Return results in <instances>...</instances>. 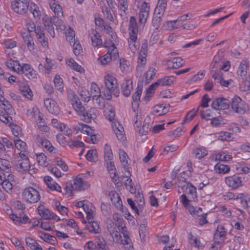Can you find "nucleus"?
I'll return each mask as SVG.
<instances>
[{"instance_id": "obj_1", "label": "nucleus", "mask_w": 250, "mask_h": 250, "mask_svg": "<svg viewBox=\"0 0 250 250\" xmlns=\"http://www.w3.org/2000/svg\"><path fill=\"white\" fill-rule=\"evenodd\" d=\"M105 89L103 91L104 98L109 100L112 98V95L118 96L119 91L116 79L112 75H107L104 77Z\"/></svg>"}, {"instance_id": "obj_2", "label": "nucleus", "mask_w": 250, "mask_h": 250, "mask_svg": "<svg viewBox=\"0 0 250 250\" xmlns=\"http://www.w3.org/2000/svg\"><path fill=\"white\" fill-rule=\"evenodd\" d=\"M138 32V27L136 19L132 16L130 18L129 22L128 33L129 38L128 40V42L130 49L133 53H134L139 47V45L136 44Z\"/></svg>"}, {"instance_id": "obj_3", "label": "nucleus", "mask_w": 250, "mask_h": 250, "mask_svg": "<svg viewBox=\"0 0 250 250\" xmlns=\"http://www.w3.org/2000/svg\"><path fill=\"white\" fill-rule=\"evenodd\" d=\"M147 54V43L146 41L143 42L141 50L139 53L136 67V75L137 77L142 76V72L145 68Z\"/></svg>"}, {"instance_id": "obj_4", "label": "nucleus", "mask_w": 250, "mask_h": 250, "mask_svg": "<svg viewBox=\"0 0 250 250\" xmlns=\"http://www.w3.org/2000/svg\"><path fill=\"white\" fill-rule=\"evenodd\" d=\"M22 197L24 201L31 204L37 203L41 198L39 192L31 187L24 189L22 192Z\"/></svg>"}, {"instance_id": "obj_5", "label": "nucleus", "mask_w": 250, "mask_h": 250, "mask_svg": "<svg viewBox=\"0 0 250 250\" xmlns=\"http://www.w3.org/2000/svg\"><path fill=\"white\" fill-rule=\"evenodd\" d=\"M115 228H112V227H108V230L111 236L113 242L119 243L123 244L124 245H129L131 243V239L128 236L127 231L124 228V230L122 229V233L124 237V240H123L122 239V236L120 233L116 230H115Z\"/></svg>"}, {"instance_id": "obj_6", "label": "nucleus", "mask_w": 250, "mask_h": 250, "mask_svg": "<svg viewBox=\"0 0 250 250\" xmlns=\"http://www.w3.org/2000/svg\"><path fill=\"white\" fill-rule=\"evenodd\" d=\"M29 6L28 0H15L11 2V7L13 11L21 15L25 14Z\"/></svg>"}, {"instance_id": "obj_7", "label": "nucleus", "mask_w": 250, "mask_h": 250, "mask_svg": "<svg viewBox=\"0 0 250 250\" xmlns=\"http://www.w3.org/2000/svg\"><path fill=\"white\" fill-rule=\"evenodd\" d=\"M231 107L233 111L240 114H244L247 108L245 102L238 96H234L231 99Z\"/></svg>"}, {"instance_id": "obj_8", "label": "nucleus", "mask_w": 250, "mask_h": 250, "mask_svg": "<svg viewBox=\"0 0 250 250\" xmlns=\"http://www.w3.org/2000/svg\"><path fill=\"white\" fill-rule=\"evenodd\" d=\"M82 107V113L79 111L76 112L81 116L82 120L86 123L91 122V120L95 119L98 114V110L95 107H91L86 110L83 105Z\"/></svg>"}, {"instance_id": "obj_9", "label": "nucleus", "mask_w": 250, "mask_h": 250, "mask_svg": "<svg viewBox=\"0 0 250 250\" xmlns=\"http://www.w3.org/2000/svg\"><path fill=\"white\" fill-rule=\"evenodd\" d=\"M182 191L185 192L188 201H195L197 198L196 188L190 183L187 185H181Z\"/></svg>"}, {"instance_id": "obj_10", "label": "nucleus", "mask_w": 250, "mask_h": 250, "mask_svg": "<svg viewBox=\"0 0 250 250\" xmlns=\"http://www.w3.org/2000/svg\"><path fill=\"white\" fill-rule=\"evenodd\" d=\"M18 73L20 74H24L27 78L29 79H33L36 78V71L33 69L30 65L27 63H23L22 65L20 64L18 67Z\"/></svg>"}, {"instance_id": "obj_11", "label": "nucleus", "mask_w": 250, "mask_h": 250, "mask_svg": "<svg viewBox=\"0 0 250 250\" xmlns=\"http://www.w3.org/2000/svg\"><path fill=\"white\" fill-rule=\"evenodd\" d=\"M227 232L225 229L222 226H218L214 234V243L211 245V248L213 249L215 245H220L223 243L226 239Z\"/></svg>"}, {"instance_id": "obj_12", "label": "nucleus", "mask_w": 250, "mask_h": 250, "mask_svg": "<svg viewBox=\"0 0 250 250\" xmlns=\"http://www.w3.org/2000/svg\"><path fill=\"white\" fill-rule=\"evenodd\" d=\"M230 101L224 97L215 98L212 102L211 107L214 109L219 110L228 109L229 107Z\"/></svg>"}, {"instance_id": "obj_13", "label": "nucleus", "mask_w": 250, "mask_h": 250, "mask_svg": "<svg viewBox=\"0 0 250 250\" xmlns=\"http://www.w3.org/2000/svg\"><path fill=\"white\" fill-rule=\"evenodd\" d=\"M225 182L228 186L233 189H237L242 186V178L236 175L226 177Z\"/></svg>"}, {"instance_id": "obj_14", "label": "nucleus", "mask_w": 250, "mask_h": 250, "mask_svg": "<svg viewBox=\"0 0 250 250\" xmlns=\"http://www.w3.org/2000/svg\"><path fill=\"white\" fill-rule=\"evenodd\" d=\"M149 8V3L145 1L142 3L139 13V22L140 23H146L148 16Z\"/></svg>"}, {"instance_id": "obj_15", "label": "nucleus", "mask_w": 250, "mask_h": 250, "mask_svg": "<svg viewBox=\"0 0 250 250\" xmlns=\"http://www.w3.org/2000/svg\"><path fill=\"white\" fill-rule=\"evenodd\" d=\"M68 98L71 102V104L74 109L76 111H79L80 113H82V104L79 98L76 95L73 91L70 90L68 91Z\"/></svg>"}, {"instance_id": "obj_16", "label": "nucleus", "mask_w": 250, "mask_h": 250, "mask_svg": "<svg viewBox=\"0 0 250 250\" xmlns=\"http://www.w3.org/2000/svg\"><path fill=\"white\" fill-rule=\"evenodd\" d=\"M38 211L40 215L45 219H54L56 221H59L61 220L60 217L48 209L45 208H42L39 206L38 208Z\"/></svg>"}, {"instance_id": "obj_17", "label": "nucleus", "mask_w": 250, "mask_h": 250, "mask_svg": "<svg viewBox=\"0 0 250 250\" xmlns=\"http://www.w3.org/2000/svg\"><path fill=\"white\" fill-rule=\"evenodd\" d=\"M44 104L48 111L52 114H58L59 108L56 102L52 99L46 98L44 100Z\"/></svg>"}, {"instance_id": "obj_18", "label": "nucleus", "mask_w": 250, "mask_h": 250, "mask_svg": "<svg viewBox=\"0 0 250 250\" xmlns=\"http://www.w3.org/2000/svg\"><path fill=\"white\" fill-rule=\"evenodd\" d=\"M201 117L203 119L206 120H211L215 117H219L220 113L217 109H208L206 110L200 111Z\"/></svg>"}, {"instance_id": "obj_19", "label": "nucleus", "mask_w": 250, "mask_h": 250, "mask_svg": "<svg viewBox=\"0 0 250 250\" xmlns=\"http://www.w3.org/2000/svg\"><path fill=\"white\" fill-rule=\"evenodd\" d=\"M88 35L91 39L92 45L94 47H97L102 44L103 42L101 38V36L96 30L91 29L89 31Z\"/></svg>"}, {"instance_id": "obj_20", "label": "nucleus", "mask_w": 250, "mask_h": 250, "mask_svg": "<svg viewBox=\"0 0 250 250\" xmlns=\"http://www.w3.org/2000/svg\"><path fill=\"white\" fill-rule=\"evenodd\" d=\"M142 92V88L138 86L135 92L132 95L133 102L132 107L134 112L138 109L140 102V98Z\"/></svg>"}, {"instance_id": "obj_21", "label": "nucleus", "mask_w": 250, "mask_h": 250, "mask_svg": "<svg viewBox=\"0 0 250 250\" xmlns=\"http://www.w3.org/2000/svg\"><path fill=\"white\" fill-rule=\"evenodd\" d=\"M73 189L76 190H83L89 187V184L85 181H84L82 178L77 177L73 182Z\"/></svg>"}, {"instance_id": "obj_22", "label": "nucleus", "mask_w": 250, "mask_h": 250, "mask_svg": "<svg viewBox=\"0 0 250 250\" xmlns=\"http://www.w3.org/2000/svg\"><path fill=\"white\" fill-rule=\"evenodd\" d=\"M249 62L247 59H243L240 62L237 70V75L238 76L243 78L247 74Z\"/></svg>"}, {"instance_id": "obj_23", "label": "nucleus", "mask_w": 250, "mask_h": 250, "mask_svg": "<svg viewBox=\"0 0 250 250\" xmlns=\"http://www.w3.org/2000/svg\"><path fill=\"white\" fill-rule=\"evenodd\" d=\"M133 88L132 81L130 79H125L121 85V91L126 97H128Z\"/></svg>"}, {"instance_id": "obj_24", "label": "nucleus", "mask_w": 250, "mask_h": 250, "mask_svg": "<svg viewBox=\"0 0 250 250\" xmlns=\"http://www.w3.org/2000/svg\"><path fill=\"white\" fill-rule=\"evenodd\" d=\"M36 140L37 143L39 146L44 147L47 150L50 152L53 151L54 147L48 140L42 138L39 135L37 136Z\"/></svg>"}, {"instance_id": "obj_25", "label": "nucleus", "mask_w": 250, "mask_h": 250, "mask_svg": "<svg viewBox=\"0 0 250 250\" xmlns=\"http://www.w3.org/2000/svg\"><path fill=\"white\" fill-rule=\"evenodd\" d=\"M44 181L50 189L61 192V187L50 176H45Z\"/></svg>"}, {"instance_id": "obj_26", "label": "nucleus", "mask_w": 250, "mask_h": 250, "mask_svg": "<svg viewBox=\"0 0 250 250\" xmlns=\"http://www.w3.org/2000/svg\"><path fill=\"white\" fill-rule=\"evenodd\" d=\"M185 61L180 57L174 58L167 61L168 67L170 69H178L182 66Z\"/></svg>"}, {"instance_id": "obj_27", "label": "nucleus", "mask_w": 250, "mask_h": 250, "mask_svg": "<svg viewBox=\"0 0 250 250\" xmlns=\"http://www.w3.org/2000/svg\"><path fill=\"white\" fill-rule=\"evenodd\" d=\"M37 38L41 43L43 46H46L48 45V42L45 40L43 29L41 26H37V29L35 31Z\"/></svg>"}, {"instance_id": "obj_28", "label": "nucleus", "mask_w": 250, "mask_h": 250, "mask_svg": "<svg viewBox=\"0 0 250 250\" xmlns=\"http://www.w3.org/2000/svg\"><path fill=\"white\" fill-rule=\"evenodd\" d=\"M18 168L20 171H25L28 170L29 174H31L30 172L31 170L30 162L29 159H20L18 161L17 165Z\"/></svg>"}, {"instance_id": "obj_29", "label": "nucleus", "mask_w": 250, "mask_h": 250, "mask_svg": "<svg viewBox=\"0 0 250 250\" xmlns=\"http://www.w3.org/2000/svg\"><path fill=\"white\" fill-rule=\"evenodd\" d=\"M110 195L112 204L117 208L121 209L123 208V205L121 198L118 193L116 191H112L110 193Z\"/></svg>"}, {"instance_id": "obj_30", "label": "nucleus", "mask_w": 250, "mask_h": 250, "mask_svg": "<svg viewBox=\"0 0 250 250\" xmlns=\"http://www.w3.org/2000/svg\"><path fill=\"white\" fill-rule=\"evenodd\" d=\"M1 104H2L3 106L2 108L4 109L6 112H7L11 115H12L13 113H15L14 110L12 105L3 96H1L0 98V105Z\"/></svg>"}, {"instance_id": "obj_31", "label": "nucleus", "mask_w": 250, "mask_h": 250, "mask_svg": "<svg viewBox=\"0 0 250 250\" xmlns=\"http://www.w3.org/2000/svg\"><path fill=\"white\" fill-rule=\"evenodd\" d=\"M112 127L118 139L120 140H124V133L123 127L119 123H114V125H112Z\"/></svg>"}, {"instance_id": "obj_32", "label": "nucleus", "mask_w": 250, "mask_h": 250, "mask_svg": "<svg viewBox=\"0 0 250 250\" xmlns=\"http://www.w3.org/2000/svg\"><path fill=\"white\" fill-rule=\"evenodd\" d=\"M22 37L25 43L26 44L28 48L30 50L34 49L33 39L31 36L30 33H23Z\"/></svg>"}, {"instance_id": "obj_33", "label": "nucleus", "mask_w": 250, "mask_h": 250, "mask_svg": "<svg viewBox=\"0 0 250 250\" xmlns=\"http://www.w3.org/2000/svg\"><path fill=\"white\" fill-rule=\"evenodd\" d=\"M212 160L215 161H228L232 159V157L225 152L218 153L212 156Z\"/></svg>"}, {"instance_id": "obj_34", "label": "nucleus", "mask_w": 250, "mask_h": 250, "mask_svg": "<svg viewBox=\"0 0 250 250\" xmlns=\"http://www.w3.org/2000/svg\"><path fill=\"white\" fill-rule=\"evenodd\" d=\"M182 202L185 208H186L191 214L195 215V208L191 206L189 204L190 201H188L187 196L185 194H182L181 196Z\"/></svg>"}, {"instance_id": "obj_35", "label": "nucleus", "mask_w": 250, "mask_h": 250, "mask_svg": "<svg viewBox=\"0 0 250 250\" xmlns=\"http://www.w3.org/2000/svg\"><path fill=\"white\" fill-rule=\"evenodd\" d=\"M120 160L122 165L125 169L128 168L129 158L125 152L122 149H119Z\"/></svg>"}, {"instance_id": "obj_36", "label": "nucleus", "mask_w": 250, "mask_h": 250, "mask_svg": "<svg viewBox=\"0 0 250 250\" xmlns=\"http://www.w3.org/2000/svg\"><path fill=\"white\" fill-rule=\"evenodd\" d=\"M101 95L100 89L96 83H92L91 85V96L93 99L97 100Z\"/></svg>"}, {"instance_id": "obj_37", "label": "nucleus", "mask_w": 250, "mask_h": 250, "mask_svg": "<svg viewBox=\"0 0 250 250\" xmlns=\"http://www.w3.org/2000/svg\"><path fill=\"white\" fill-rule=\"evenodd\" d=\"M40 237L45 242L53 245H55L57 243L56 238L47 233H42L41 235H40Z\"/></svg>"}, {"instance_id": "obj_38", "label": "nucleus", "mask_w": 250, "mask_h": 250, "mask_svg": "<svg viewBox=\"0 0 250 250\" xmlns=\"http://www.w3.org/2000/svg\"><path fill=\"white\" fill-rule=\"evenodd\" d=\"M150 120V118L149 117H146L144 120V124L139 129V133L141 135H146L149 130H150L149 128V124L148 123V121Z\"/></svg>"}, {"instance_id": "obj_39", "label": "nucleus", "mask_w": 250, "mask_h": 250, "mask_svg": "<svg viewBox=\"0 0 250 250\" xmlns=\"http://www.w3.org/2000/svg\"><path fill=\"white\" fill-rule=\"evenodd\" d=\"M250 199V195L247 193H241L236 196L235 200H238L242 205L243 208Z\"/></svg>"}, {"instance_id": "obj_40", "label": "nucleus", "mask_w": 250, "mask_h": 250, "mask_svg": "<svg viewBox=\"0 0 250 250\" xmlns=\"http://www.w3.org/2000/svg\"><path fill=\"white\" fill-rule=\"evenodd\" d=\"M66 64L73 69L80 72L83 71V68L79 65L73 59L70 58L66 61Z\"/></svg>"}, {"instance_id": "obj_41", "label": "nucleus", "mask_w": 250, "mask_h": 250, "mask_svg": "<svg viewBox=\"0 0 250 250\" xmlns=\"http://www.w3.org/2000/svg\"><path fill=\"white\" fill-rule=\"evenodd\" d=\"M25 242L27 246L34 250H42L40 245L33 239L27 237L25 239Z\"/></svg>"}, {"instance_id": "obj_42", "label": "nucleus", "mask_w": 250, "mask_h": 250, "mask_svg": "<svg viewBox=\"0 0 250 250\" xmlns=\"http://www.w3.org/2000/svg\"><path fill=\"white\" fill-rule=\"evenodd\" d=\"M174 79L175 78L174 77L166 76L159 79L157 82L159 85L168 86L173 83Z\"/></svg>"}, {"instance_id": "obj_43", "label": "nucleus", "mask_w": 250, "mask_h": 250, "mask_svg": "<svg viewBox=\"0 0 250 250\" xmlns=\"http://www.w3.org/2000/svg\"><path fill=\"white\" fill-rule=\"evenodd\" d=\"M113 158V154L109 145L105 144L104 147V159L106 162H109Z\"/></svg>"}, {"instance_id": "obj_44", "label": "nucleus", "mask_w": 250, "mask_h": 250, "mask_svg": "<svg viewBox=\"0 0 250 250\" xmlns=\"http://www.w3.org/2000/svg\"><path fill=\"white\" fill-rule=\"evenodd\" d=\"M5 64L10 69L18 72V67H19L20 64L18 61L9 59L5 61Z\"/></svg>"}, {"instance_id": "obj_45", "label": "nucleus", "mask_w": 250, "mask_h": 250, "mask_svg": "<svg viewBox=\"0 0 250 250\" xmlns=\"http://www.w3.org/2000/svg\"><path fill=\"white\" fill-rule=\"evenodd\" d=\"M193 153L196 158L200 159L207 155L208 151L205 147H198L193 150Z\"/></svg>"}, {"instance_id": "obj_46", "label": "nucleus", "mask_w": 250, "mask_h": 250, "mask_svg": "<svg viewBox=\"0 0 250 250\" xmlns=\"http://www.w3.org/2000/svg\"><path fill=\"white\" fill-rule=\"evenodd\" d=\"M214 169L218 173L225 174L229 171L230 167L229 165L217 163L214 166Z\"/></svg>"}, {"instance_id": "obj_47", "label": "nucleus", "mask_w": 250, "mask_h": 250, "mask_svg": "<svg viewBox=\"0 0 250 250\" xmlns=\"http://www.w3.org/2000/svg\"><path fill=\"white\" fill-rule=\"evenodd\" d=\"M88 221L86 226L89 231L94 233H98L99 230L98 224L96 222L92 221V220Z\"/></svg>"}, {"instance_id": "obj_48", "label": "nucleus", "mask_w": 250, "mask_h": 250, "mask_svg": "<svg viewBox=\"0 0 250 250\" xmlns=\"http://www.w3.org/2000/svg\"><path fill=\"white\" fill-rule=\"evenodd\" d=\"M28 9L35 18L37 19L40 18L41 16V12L39 10V8L37 5H35V4L31 3V5H30Z\"/></svg>"}, {"instance_id": "obj_49", "label": "nucleus", "mask_w": 250, "mask_h": 250, "mask_svg": "<svg viewBox=\"0 0 250 250\" xmlns=\"http://www.w3.org/2000/svg\"><path fill=\"white\" fill-rule=\"evenodd\" d=\"M210 74L215 81L218 83L222 79L223 73L218 69H211Z\"/></svg>"}, {"instance_id": "obj_50", "label": "nucleus", "mask_w": 250, "mask_h": 250, "mask_svg": "<svg viewBox=\"0 0 250 250\" xmlns=\"http://www.w3.org/2000/svg\"><path fill=\"white\" fill-rule=\"evenodd\" d=\"M54 85L56 88L61 92L63 88V83L62 79L59 75H56L54 79Z\"/></svg>"}, {"instance_id": "obj_51", "label": "nucleus", "mask_w": 250, "mask_h": 250, "mask_svg": "<svg viewBox=\"0 0 250 250\" xmlns=\"http://www.w3.org/2000/svg\"><path fill=\"white\" fill-rule=\"evenodd\" d=\"M36 158L40 165L43 167H46L48 165L46 157L43 153L36 154Z\"/></svg>"}, {"instance_id": "obj_52", "label": "nucleus", "mask_w": 250, "mask_h": 250, "mask_svg": "<svg viewBox=\"0 0 250 250\" xmlns=\"http://www.w3.org/2000/svg\"><path fill=\"white\" fill-rule=\"evenodd\" d=\"M11 168L9 161L6 159L0 158V170L8 172L11 170Z\"/></svg>"}, {"instance_id": "obj_53", "label": "nucleus", "mask_w": 250, "mask_h": 250, "mask_svg": "<svg viewBox=\"0 0 250 250\" xmlns=\"http://www.w3.org/2000/svg\"><path fill=\"white\" fill-rule=\"evenodd\" d=\"M44 27L49 35L53 38L55 37V32L52 22L49 20H46L44 22Z\"/></svg>"}, {"instance_id": "obj_54", "label": "nucleus", "mask_w": 250, "mask_h": 250, "mask_svg": "<svg viewBox=\"0 0 250 250\" xmlns=\"http://www.w3.org/2000/svg\"><path fill=\"white\" fill-rule=\"evenodd\" d=\"M221 59L219 54H216L210 63V68L211 69H218L221 62Z\"/></svg>"}, {"instance_id": "obj_55", "label": "nucleus", "mask_w": 250, "mask_h": 250, "mask_svg": "<svg viewBox=\"0 0 250 250\" xmlns=\"http://www.w3.org/2000/svg\"><path fill=\"white\" fill-rule=\"evenodd\" d=\"M148 233V229L146 226L145 221L139 227V234L142 239L144 240L146 237V234Z\"/></svg>"}, {"instance_id": "obj_56", "label": "nucleus", "mask_w": 250, "mask_h": 250, "mask_svg": "<svg viewBox=\"0 0 250 250\" xmlns=\"http://www.w3.org/2000/svg\"><path fill=\"white\" fill-rule=\"evenodd\" d=\"M51 21L52 22L53 24L57 27V28L60 29L62 30L65 29V26L63 23V21L62 20L59 19L58 17H54L51 20Z\"/></svg>"}, {"instance_id": "obj_57", "label": "nucleus", "mask_w": 250, "mask_h": 250, "mask_svg": "<svg viewBox=\"0 0 250 250\" xmlns=\"http://www.w3.org/2000/svg\"><path fill=\"white\" fill-rule=\"evenodd\" d=\"M65 33L66 40L68 41L70 43L74 42L75 40V32L71 28H69L66 30Z\"/></svg>"}, {"instance_id": "obj_58", "label": "nucleus", "mask_w": 250, "mask_h": 250, "mask_svg": "<svg viewBox=\"0 0 250 250\" xmlns=\"http://www.w3.org/2000/svg\"><path fill=\"white\" fill-rule=\"evenodd\" d=\"M85 157L89 161H95L97 158L96 150L91 149L88 150L85 155Z\"/></svg>"}, {"instance_id": "obj_59", "label": "nucleus", "mask_w": 250, "mask_h": 250, "mask_svg": "<svg viewBox=\"0 0 250 250\" xmlns=\"http://www.w3.org/2000/svg\"><path fill=\"white\" fill-rule=\"evenodd\" d=\"M78 129L79 130H81L82 132H85L89 135H92V133H93V131L91 127L83 124H79Z\"/></svg>"}, {"instance_id": "obj_60", "label": "nucleus", "mask_w": 250, "mask_h": 250, "mask_svg": "<svg viewBox=\"0 0 250 250\" xmlns=\"http://www.w3.org/2000/svg\"><path fill=\"white\" fill-rule=\"evenodd\" d=\"M107 52H109V54L111 55L112 60H116L118 57L119 54L118 50L115 46V45L113 43L111 44L109 49H108Z\"/></svg>"}, {"instance_id": "obj_61", "label": "nucleus", "mask_w": 250, "mask_h": 250, "mask_svg": "<svg viewBox=\"0 0 250 250\" xmlns=\"http://www.w3.org/2000/svg\"><path fill=\"white\" fill-rule=\"evenodd\" d=\"M20 90L22 95L25 97L30 99L32 97V92L28 86L21 88Z\"/></svg>"}, {"instance_id": "obj_62", "label": "nucleus", "mask_w": 250, "mask_h": 250, "mask_svg": "<svg viewBox=\"0 0 250 250\" xmlns=\"http://www.w3.org/2000/svg\"><path fill=\"white\" fill-rule=\"evenodd\" d=\"M15 146L16 148L20 150H25L26 147V143L20 139L15 140Z\"/></svg>"}, {"instance_id": "obj_63", "label": "nucleus", "mask_w": 250, "mask_h": 250, "mask_svg": "<svg viewBox=\"0 0 250 250\" xmlns=\"http://www.w3.org/2000/svg\"><path fill=\"white\" fill-rule=\"evenodd\" d=\"M2 44H3L7 49H11L16 46L17 42L10 39H5L3 41Z\"/></svg>"}, {"instance_id": "obj_64", "label": "nucleus", "mask_w": 250, "mask_h": 250, "mask_svg": "<svg viewBox=\"0 0 250 250\" xmlns=\"http://www.w3.org/2000/svg\"><path fill=\"white\" fill-rule=\"evenodd\" d=\"M240 88L243 91H246L250 90V74L241 84Z\"/></svg>"}]
</instances>
